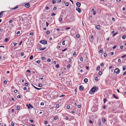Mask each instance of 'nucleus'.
Returning a JSON list of instances; mask_svg holds the SVG:
<instances>
[{"label": "nucleus", "mask_w": 126, "mask_h": 126, "mask_svg": "<svg viewBox=\"0 0 126 126\" xmlns=\"http://www.w3.org/2000/svg\"><path fill=\"white\" fill-rule=\"evenodd\" d=\"M33 56L31 55V56L30 58V59L31 60H32L33 59Z\"/></svg>", "instance_id": "nucleus-25"}, {"label": "nucleus", "mask_w": 126, "mask_h": 126, "mask_svg": "<svg viewBox=\"0 0 126 126\" xmlns=\"http://www.w3.org/2000/svg\"><path fill=\"white\" fill-rule=\"evenodd\" d=\"M32 85L33 86V87L36 89L37 90H40V89H41V88H38L36 87H35V86H34V85H33L32 84Z\"/></svg>", "instance_id": "nucleus-15"}, {"label": "nucleus", "mask_w": 126, "mask_h": 126, "mask_svg": "<svg viewBox=\"0 0 126 126\" xmlns=\"http://www.w3.org/2000/svg\"><path fill=\"white\" fill-rule=\"evenodd\" d=\"M11 125L12 126H14V123L13 122H12L11 123Z\"/></svg>", "instance_id": "nucleus-31"}, {"label": "nucleus", "mask_w": 126, "mask_h": 126, "mask_svg": "<svg viewBox=\"0 0 126 126\" xmlns=\"http://www.w3.org/2000/svg\"><path fill=\"white\" fill-rule=\"evenodd\" d=\"M113 96L114 98H116V99H119L118 97L117 96H116V95L114 94H113Z\"/></svg>", "instance_id": "nucleus-10"}, {"label": "nucleus", "mask_w": 126, "mask_h": 126, "mask_svg": "<svg viewBox=\"0 0 126 126\" xmlns=\"http://www.w3.org/2000/svg\"><path fill=\"white\" fill-rule=\"evenodd\" d=\"M107 56V54L106 53H105L104 54V57H106Z\"/></svg>", "instance_id": "nucleus-34"}, {"label": "nucleus", "mask_w": 126, "mask_h": 126, "mask_svg": "<svg viewBox=\"0 0 126 126\" xmlns=\"http://www.w3.org/2000/svg\"><path fill=\"white\" fill-rule=\"evenodd\" d=\"M79 36H80V35L79 34H77L76 36V37L77 38H79Z\"/></svg>", "instance_id": "nucleus-18"}, {"label": "nucleus", "mask_w": 126, "mask_h": 126, "mask_svg": "<svg viewBox=\"0 0 126 126\" xmlns=\"http://www.w3.org/2000/svg\"><path fill=\"white\" fill-rule=\"evenodd\" d=\"M51 61V59L50 58H48L47 60V61L48 62H50Z\"/></svg>", "instance_id": "nucleus-19"}, {"label": "nucleus", "mask_w": 126, "mask_h": 126, "mask_svg": "<svg viewBox=\"0 0 126 126\" xmlns=\"http://www.w3.org/2000/svg\"><path fill=\"white\" fill-rule=\"evenodd\" d=\"M123 48V46H121L120 47V48L121 49H122Z\"/></svg>", "instance_id": "nucleus-60"}, {"label": "nucleus", "mask_w": 126, "mask_h": 126, "mask_svg": "<svg viewBox=\"0 0 126 126\" xmlns=\"http://www.w3.org/2000/svg\"><path fill=\"white\" fill-rule=\"evenodd\" d=\"M43 76H42V75H41L40 76H39V77L40 78V77H41L40 78V79H43V77H42Z\"/></svg>", "instance_id": "nucleus-50"}, {"label": "nucleus", "mask_w": 126, "mask_h": 126, "mask_svg": "<svg viewBox=\"0 0 126 126\" xmlns=\"http://www.w3.org/2000/svg\"><path fill=\"white\" fill-rule=\"evenodd\" d=\"M70 28H71L70 27H67L66 28V30H68V29H70Z\"/></svg>", "instance_id": "nucleus-55"}, {"label": "nucleus", "mask_w": 126, "mask_h": 126, "mask_svg": "<svg viewBox=\"0 0 126 126\" xmlns=\"http://www.w3.org/2000/svg\"><path fill=\"white\" fill-rule=\"evenodd\" d=\"M52 3L53 4H55L56 3V1L55 0H53L52 1Z\"/></svg>", "instance_id": "nucleus-37"}, {"label": "nucleus", "mask_w": 126, "mask_h": 126, "mask_svg": "<svg viewBox=\"0 0 126 126\" xmlns=\"http://www.w3.org/2000/svg\"><path fill=\"white\" fill-rule=\"evenodd\" d=\"M26 17V16H24V17H22V21H23L25 20V19Z\"/></svg>", "instance_id": "nucleus-22"}, {"label": "nucleus", "mask_w": 126, "mask_h": 126, "mask_svg": "<svg viewBox=\"0 0 126 126\" xmlns=\"http://www.w3.org/2000/svg\"><path fill=\"white\" fill-rule=\"evenodd\" d=\"M126 37V36L125 35H123L122 37V38L124 39H125Z\"/></svg>", "instance_id": "nucleus-17"}, {"label": "nucleus", "mask_w": 126, "mask_h": 126, "mask_svg": "<svg viewBox=\"0 0 126 126\" xmlns=\"http://www.w3.org/2000/svg\"><path fill=\"white\" fill-rule=\"evenodd\" d=\"M96 87H94L93 88H92V90H91V92L92 93H94V92L95 91H96Z\"/></svg>", "instance_id": "nucleus-3"}, {"label": "nucleus", "mask_w": 126, "mask_h": 126, "mask_svg": "<svg viewBox=\"0 0 126 126\" xmlns=\"http://www.w3.org/2000/svg\"><path fill=\"white\" fill-rule=\"evenodd\" d=\"M126 69V67H123V70H125Z\"/></svg>", "instance_id": "nucleus-47"}, {"label": "nucleus", "mask_w": 126, "mask_h": 126, "mask_svg": "<svg viewBox=\"0 0 126 126\" xmlns=\"http://www.w3.org/2000/svg\"><path fill=\"white\" fill-rule=\"evenodd\" d=\"M20 108V107H19V106L17 107H16V109L17 110H19Z\"/></svg>", "instance_id": "nucleus-49"}, {"label": "nucleus", "mask_w": 126, "mask_h": 126, "mask_svg": "<svg viewBox=\"0 0 126 126\" xmlns=\"http://www.w3.org/2000/svg\"><path fill=\"white\" fill-rule=\"evenodd\" d=\"M40 42L44 45L46 44L47 43V42L46 41L44 40L41 41H40Z\"/></svg>", "instance_id": "nucleus-1"}, {"label": "nucleus", "mask_w": 126, "mask_h": 126, "mask_svg": "<svg viewBox=\"0 0 126 126\" xmlns=\"http://www.w3.org/2000/svg\"><path fill=\"white\" fill-rule=\"evenodd\" d=\"M107 100L106 99H104V103H105L106 101Z\"/></svg>", "instance_id": "nucleus-35"}, {"label": "nucleus", "mask_w": 126, "mask_h": 126, "mask_svg": "<svg viewBox=\"0 0 126 126\" xmlns=\"http://www.w3.org/2000/svg\"><path fill=\"white\" fill-rule=\"evenodd\" d=\"M59 20L60 21H62L63 19L62 18L60 17V18H59Z\"/></svg>", "instance_id": "nucleus-20"}, {"label": "nucleus", "mask_w": 126, "mask_h": 126, "mask_svg": "<svg viewBox=\"0 0 126 126\" xmlns=\"http://www.w3.org/2000/svg\"><path fill=\"white\" fill-rule=\"evenodd\" d=\"M84 82L85 83H87L88 81V79L87 78H85L84 80Z\"/></svg>", "instance_id": "nucleus-13"}, {"label": "nucleus", "mask_w": 126, "mask_h": 126, "mask_svg": "<svg viewBox=\"0 0 126 126\" xmlns=\"http://www.w3.org/2000/svg\"><path fill=\"white\" fill-rule=\"evenodd\" d=\"M4 83L6 84L7 83V81L6 80H4Z\"/></svg>", "instance_id": "nucleus-62"}, {"label": "nucleus", "mask_w": 126, "mask_h": 126, "mask_svg": "<svg viewBox=\"0 0 126 126\" xmlns=\"http://www.w3.org/2000/svg\"><path fill=\"white\" fill-rule=\"evenodd\" d=\"M56 7H54L53 8V10L54 11H55L56 10Z\"/></svg>", "instance_id": "nucleus-44"}, {"label": "nucleus", "mask_w": 126, "mask_h": 126, "mask_svg": "<svg viewBox=\"0 0 126 126\" xmlns=\"http://www.w3.org/2000/svg\"><path fill=\"white\" fill-rule=\"evenodd\" d=\"M117 34V32H116L115 33H114V34H113V36H114L115 35H116Z\"/></svg>", "instance_id": "nucleus-52"}, {"label": "nucleus", "mask_w": 126, "mask_h": 126, "mask_svg": "<svg viewBox=\"0 0 126 126\" xmlns=\"http://www.w3.org/2000/svg\"><path fill=\"white\" fill-rule=\"evenodd\" d=\"M59 107V104H57L56 106V107L57 108H58Z\"/></svg>", "instance_id": "nucleus-42"}, {"label": "nucleus", "mask_w": 126, "mask_h": 126, "mask_svg": "<svg viewBox=\"0 0 126 126\" xmlns=\"http://www.w3.org/2000/svg\"><path fill=\"white\" fill-rule=\"evenodd\" d=\"M76 10L78 11L79 13H80L81 12V9L78 7H77L76 8Z\"/></svg>", "instance_id": "nucleus-5"}, {"label": "nucleus", "mask_w": 126, "mask_h": 126, "mask_svg": "<svg viewBox=\"0 0 126 126\" xmlns=\"http://www.w3.org/2000/svg\"><path fill=\"white\" fill-rule=\"evenodd\" d=\"M96 28L98 30H100V26L99 25H97L96 26Z\"/></svg>", "instance_id": "nucleus-9"}, {"label": "nucleus", "mask_w": 126, "mask_h": 126, "mask_svg": "<svg viewBox=\"0 0 126 126\" xmlns=\"http://www.w3.org/2000/svg\"><path fill=\"white\" fill-rule=\"evenodd\" d=\"M117 47V46L116 45H115L113 47V48L114 49L116 48Z\"/></svg>", "instance_id": "nucleus-36"}, {"label": "nucleus", "mask_w": 126, "mask_h": 126, "mask_svg": "<svg viewBox=\"0 0 126 126\" xmlns=\"http://www.w3.org/2000/svg\"><path fill=\"white\" fill-rule=\"evenodd\" d=\"M76 5L78 7H79L80 6L81 3L79 2H77L76 3Z\"/></svg>", "instance_id": "nucleus-6"}, {"label": "nucleus", "mask_w": 126, "mask_h": 126, "mask_svg": "<svg viewBox=\"0 0 126 126\" xmlns=\"http://www.w3.org/2000/svg\"><path fill=\"white\" fill-rule=\"evenodd\" d=\"M21 96L20 95H18L17 96V97L18 98H21Z\"/></svg>", "instance_id": "nucleus-32"}, {"label": "nucleus", "mask_w": 126, "mask_h": 126, "mask_svg": "<svg viewBox=\"0 0 126 126\" xmlns=\"http://www.w3.org/2000/svg\"><path fill=\"white\" fill-rule=\"evenodd\" d=\"M41 59L42 60H44L46 59L44 57H41Z\"/></svg>", "instance_id": "nucleus-28"}, {"label": "nucleus", "mask_w": 126, "mask_h": 126, "mask_svg": "<svg viewBox=\"0 0 126 126\" xmlns=\"http://www.w3.org/2000/svg\"><path fill=\"white\" fill-rule=\"evenodd\" d=\"M70 20L71 22H72L75 20V19L74 18V16H71V18H70Z\"/></svg>", "instance_id": "nucleus-4"}, {"label": "nucleus", "mask_w": 126, "mask_h": 126, "mask_svg": "<svg viewBox=\"0 0 126 126\" xmlns=\"http://www.w3.org/2000/svg\"><path fill=\"white\" fill-rule=\"evenodd\" d=\"M4 11H2L0 13V18L3 15V13Z\"/></svg>", "instance_id": "nucleus-12"}, {"label": "nucleus", "mask_w": 126, "mask_h": 126, "mask_svg": "<svg viewBox=\"0 0 126 126\" xmlns=\"http://www.w3.org/2000/svg\"><path fill=\"white\" fill-rule=\"evenodd\" d=\"M40 105H44V103L43 102H42L41 103Z\"/></svg>", "instance_id": "nucleus-51"}, {"label": "nucleus", "mask_w": 126, "mask_h": 126, "mask_svg": "<svg viewBox=\"0 0 126 126\" xmlns=\"http://www.w3.org/2000/svg\"><path fill=\"white\" fill-rule=\"evenodd\" d=\"M31 123H32L33 121V120L31 119L29 120Z\"/></svg>", "instance_id": "nucleus-30"}, {"label": "nucleus", "mask_w": 126, "mask_h": 126, "mask_svg": "<svg viewBox=\"0 0 126 126\" xmlns=\"http://www.w3.org/2000/svg\"><path fill=\"white\" fill-rule=\"evenodd\" d=\"M9 40V39L8 38H6L5 39V41L6 42H7Z\"/></svg>", "instance_id": "nucleus-26"}, {"label": "nucleus", "mask_w": 126, "mask_h": 126, "mask_svg": "<svg viewBox=\"0 0 126 126\" xmlns=\"http://www.w3.org/2000/svg\"><path fill=\"white\" fill-rule=\"evenodd\" d=\"M25 85L26 86H27L28 85V84L27 83H25Z\"/></svg>", "instance_id": "nucleus-56"}, {"label": "nucleus", "mask_w": 126, "mask_h": 126, "mask_svg": "<svg viewBox=\"0 0 126 126\" xmlns=\"http://www.w3.org/2000/svg\"><path fill=\"white\" fill-rule=\"evenodd\" d=\"M99 69H100V67H99V66H98L97 67V69H96V70H97L98 71V70H99Z\"/></svg>", "instance_id": "nucleus-33"}, {"label": "nucleus", "mask_w": 126, "mask_h": 126, "mask_svg": "<svg viewBox=\"0 0 126 126\" xmlns=\"http://www.w3.org/2000/svg\"><path fill=\"white\" fill-rule=\"evenodd\" d=\"M29 126H35V125L34 124L30 125Z\"/></svg>", "instance_id": "nucleus-64"}, {"label": "nucleus", "mask_w": 126, "mask_h": 126, "mask_svg": "<svg viewBox=\"0 0 126 126\" xmlns=\"http://www.w3.org/2000/svg\"><path fill=\"white\" fill-rule=\"evenodd\" d=\"M126 56V55L125 54L124 55L122 56L121 57L122 58H124Z\"/></svg>", "instance_id": "nucleus-39"}, {"label": "nucleus", "mask_w": 126, "mask_h": 126, "mask_svg": "<svg viewBox=\"0 0 126 126\" xmlns=\"http://www.w3.org/2000/svg\"><path fill=\"white\" fill-rule=\"evenodd\" d=\"M29 105H30V107L31 108H33V107L32 106V105L31 104H29Z\"/></svg>", "instance_id": "nucleus-40"}, {"label": "nucleus", "mask_w": 126, "mask_h": 126, "mask_svg": "<svg viewBox=\"0 0 126 126\" xmlns=\"http://www.w3.org/2000/svg\"><path fill=\"white\" fill-rule=\"evenodd\" d=\"M120 72V70L118 68H117L116 69L114 70V72L116 74H118Z\"/></svg>", "instance_id": "nucleus-2"}, {"label": "nucleus", "mask_w": 126, "mask_h": 126, "mask_svg": "<svg viewBox=\"0 0 126 126\" xmlns=\"http://www.w3.org/2000/svg\"><path fill=\"white\" fill-rule=\"evenodd\" d=\"M50 33V32L49 31H47L46 32V34H48Z\"/></svg>", "instance_id": "nucleus-27"}, {"label": "nucleus", "mask_w": 126, "mask_h": 126, "mask_svg": "<svg viewBox=\"0 0 126 126\" xmlns=\"http://www.w3.org/2000/svg\"><path fill=\"white\" fill-rule=\"evenodd\" d=\"M27 107L28 109H30V105H29H29L27 104Z\"/></svg>", "instance_id": "nucleus-29"}, {"label": "nucleus", "mask_w": 126, "mask_h": 126, "mask_svg": "<svg viewBox=\"0 0 126 126\" xmlns=\"http://www.w3.org/2000/svg\"><path fill=\"white\" fill-rule=\"evenodd\" d=\"M27 88L26 87H24V90H27Z\"/></svg>", "instance_id": "nucleus-59"}, {"label": "nucleus", "mask_w": 126, "mask_h": 126, "mask_svg": "<svg viewBox=\"0 0 126 126\" xmlns=\"http://www.w3.org/2000/svg\"><path fill=\"white\" fill-rule=\"evenodd\" d=\"M26 7L27 8H29L30 7V5L29 3H27L25 4Z\"/></svg>", "instance_id": "nucleus-8"}, {"label": "nucleus", "mask_w": 126, "mask_h": 126, "mask_svg": "<svg viewBox=\"0 0 126 126\" xmlns=\"http://www.w3.org/2000/svg\"><path fill=\"white\" fill-rule=\"evenodd\" d=\"M42 86V85L41 84H38V86L39 87H41Z\"/></svg>", "instance_id": "nucleus-23"}, {"label": "nucleus", "mask_w": 126, "mask_h": 126, "mask_svg": "<svg viewBox=\"0 0 126 126\" xmlns=\"http://www.w3.org/2000/svg\"><path fill=\"white\" fill-rule=\"evenodd\" d=\"M83 58L81 57L80 58V60L81 61H83Z\"/></svg>", "instance_id": "nucleus-58"}, {"label": "nucleus", "mask_w": 126, "mask_h": 126, "mask_svg": "<svg viewBox=\"0 0 126 126\" xmlns=\"http://www.w3.org/2000/svg\"><path fill=\"white\" fill-rule=\"evenodd\" d=\"M55 15V14L54 13H53L51 14V16H54Z\"/></svg>", "instance_id": "nucleus-54"}, {"label": "nucleus", "mask_w": 126, "mask_h": 126, "mask_svg": "<svg viewBox=\"0 0 126 126\" xmlns=\"http://www.w3.org/2000/svg\"><path fill=\"white\" fill-rule=\"evenodd\" d=\"M18 7V6H17L13 8H12V10H15L16 9H17V8Z\"/></svg>", "instance_id": "nucleus-24"}, {"label": "nucleus", "mask_w": 126, "mask_h": 126, "mask_svg": "<svg viewBox=\"0 0 126 126\" xmlns=\"http://www.w3.org/2000/svg\"><path fill=\"white\" fill-rule=\"evenodd\" d=\"M65 41H63V42H62V44L63 45H65Z\"/></svg>", "instance_id": "nucleus-38"}, {"label": "nucleus", "mask_w": 126, "mask_h": 126, "mask_svg": "<svg viewBox=\"0 0 126 126\" xmlns=\"http://www.w3.org/2000/svg\"><path fill=\"white\" fill-rule=\"evenodd\" d=\"M56 67L57 68H58L59 67V64H57L56 66Z\"/></svg>", "instance_id": "nucleus-41"}, {"label": "nucleus", "mask_w": 126, "mask_h": 126, "mask_svg": "<svg viewBox=\"0 0 126 126\" xmlns=\"http://www.w3.org/2000/svg\"><path fill=\"white\" fill-rule=\"evenodd\" d=\"M101 67H102L103 66H104V63H101Z\"/></svg>", "instance_id": "nucleus-45"}, {"label": "nucleus", "mask_w": 126, "mask_h": 126, "mask_svg": "<svg viewBox=\"0 0 126 126\" xmlns=\"http://www.w3.org/2000/svg\"><path fill=\"white\" fill-rule=\"evenodd\" d=\"M76 54V52H74L73 53V55L74 56H75Z\"/></svg>", "instance_id": "nucleus-46"}, {"label": "nucleus", "mask_w": 126, "mask_h": 126, "mask_svg": "<svg viewBox=\"0 0 126 126\" xmlns=\"http://www.w3.org/2000/svg\"><path fill=\"white\" fill-rule=\"evenodd\" d=\"M61 0H58V3H59L61 2Z\"/></svg>", "instance_id": "nucleus-61"}, {"label": "nucleus", "mask_w": 126, "mask_h": 126, "mask_svg": "<svg viewBox=\"0 0 126 126\" xmlns=\"http://www.w3.org/2000/svg\"><path fill=\"white\" fill-rule=\"evenodd\" d=\"M17 92V90H15L14 91V92H15V93H16Z\"/></svg>", "instance_id": "nucleus-63"}, {"label": "nucleus", "mask_w": 126, "mask_h": 126, "mask_svg": "<svg viewBox=\"0 0 126 126\" xmlns=\"http://www.w3.org/2000/svg\"><path fill=\"white\" fill-rule=\"evenodd\" d=\"M83 88L84 87L82 85H81L80 86L79 89L81 91H83Z\"/></svg>", "instance_id": "nucleus-7"}, {"label": "nucleus", "mask_w": 126, "mask_h": 126, "mask_svg": "<svg viewBox=\"0 0 126 126\" xmlns=\"http://www.w3.org/2000/svg\"><path fill=\"white\" fill-rule=\"evenodd\" d=\"M70 108V106H69V105H67V109H69Z\"/></svg>", "instance_id": "nucleus-53"}, {"label": "nucleus", "mask_w": 126, "mask_h": 126, "mask_svg": "<svg viewBox=\"0 0 126 126\" xmlns=\"http://www.w3.org/2000/svg\"><path fill=\"white\" fill-rule=\"evenodd\" d=\"M102 74V72H101V71H99L98 72V74L99 75H101Z\"/></svg>", "instance_id": "nucleus-21"}, {"label": "nucleus", "mask_w": 126, "mask_h": 126, "mask_svg": "<svg viewBox=\"0 0 126 126\" xmlns=\"http://www.w3.org/2000/svg\"><path fill=\"white\" fill-rule=\"evenodd\" d=\"M57 118H58L57 117L55 116L54 117V120H56L57 119Z\"/></svg>", "instance_id": "nucleus-48"}, {"label": "nucleus", "mask_w": 126, "mask_h": 126, "mask_svg": "<svg viewBox=\"0 0 126 126\" xmlns=\"http://www.w3.org/2000/svg\"><path fill=\"white\" fill-rule=\"evenodd\" d=\"M103 51V50H100L99 51V52L100 53H102V52Z\"/></svg>", "instance_id": "nucleus-43"}, {"label": "nucleus", "mask_w": 126, "mask_h": 126, "mask_svg": "<svg viewBox=\"0 0 126 126\" xmlns=\"http://www.w3.org/2000/svg\"><path fill=\"white\" fill-rule=\"evenodd\" d=\"M22 41H21L19 43V45H21V44H22Z\"/></svg>", "instance_id": "nucleus-57"}, {"label": "nucleus", "mask_w": 126, "mask_h": 126, "mask_svg": "<svg viewBox=\"0 0 126 126\" xmlns=\"http://www.w3.org/2000/svg\"><path fill=\"white\" fill-rule=\"evenodd\" d=\"M69 5V3L68 2H66L65 4V5L67 7Z\"/></svg>", "instance_id": "nucleus-16"}, {"label": "nucleus", "mask_w": 126, "mask_h": 126, "mask_svg": "<svg viewBox=\"0 0 126 126\" xmlns=\"http://www.w3.org/2000/svg\"><path fill=\"white\" fill-rule=\"evenodd\" d=\"M46 47H44V48H39V50L40 51H42L44 50V49H46Z\"/></svg>", "instance_id": "nucleus-14"}, {"label": "nucleus", "mask_w": 126, "mask_h": 126, "mask_svg": "<svg viewBox=\"0 0 126 126\" xmlns=\"http://www.w3.org/2000/svg\"><path fill=\"white\" fill-rule=\"evenodd\" d=\"M102 122L103 123H104L106 121V120L104 118L102 117Z\"/></svg>", "instance_id": "nucleus-11"}]
</instances>
